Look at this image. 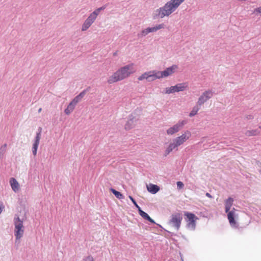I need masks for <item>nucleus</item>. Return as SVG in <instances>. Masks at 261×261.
Masks as SVG:
<instances>
[{
  "instance_id": "obj_24",
  "label": "nucleus",
  "mask_w": 261,
  "mask_h": 261,
  "mask_svg": "<svg viewBox=\"0 0 261 261\" xmlns=\"http://www.w3.org/2000/svg\"><path fill=\"white\" fill-rule=\"evenodd\" d=\"M260 132L258 129L247 130L245 135L248 137L255 136L260 134Z\"/></svg>"
},
{
  "instance_id": "obj_1",
  "label": "nucleus",
  "mask_w": 261,
  "mask_h": 261,
  "mask_svg": "<svg viewBox=\"0 0 261 261\" xmlns=\"http://www.w3.org/2000/svg\"><path fill=\"white\" fill-rule=\"evenodd\" d=\"M233 198L229 197L225 201V212L227 214V218L231 227L233 228H239V223L236 221L238 215L236 213V209L233 208L231 211L230 208L233 204Z\"/></svg>"
},
{
  "instance_id": "obj_25",
  "label": "nucleus",
  "mask_w": 261,
  "mask_h": 261,
  "mask_svg": "<svg viewBox=\"0 0 261 261\" xmlns=\"http://www.w3.org/2000/svg\"><path fill=\"white\" fill-rule=\"evenodd\" d=\"M110 191L118 199H122L124 198L123 195L119 191H117L116 190L113 188H111Z\"/></svg>"
},
{
  "instance_id": "obj_26",
  "label": "nucleus",
  "mask_w": 261,
  "mask_h": 261,
  "mask_svg": "<svg viewBox=\"0 0 261 261\" xmlns=\"http://www.w3.org/2000/svg\"><path fill=\"white\" fill-rule=\"evenodd\" d=\"M176 148V146L173 144V143H171L168 145V147L165 151L164 156H167L173 149Z\"/></svg>"
},
{
  "instance_id": "obj_37",
  "label": "nucleus",
  "mask_w": 261,
  "mask_h": 261,
  "mask_svg": "<svg viewBox=\"0 0 261 261\" xmlns=\"http://www.w3.org/2000/svg\"><path fill=\"white\" fill-rule=\"evenodd\" d=\"M4 208V206H3L2 202H0V214L2 213Z\"/></svg>"
},
{
  "instance_id": "obj_42",
  "label": "nucleus",
  "mask_w": 261,
  "mask_h": 261,
  "mask_svg": "<svg viewBox=\"0 0 261 261\" xmlns=\"http://www.w3.org/2000/svg\"><path fill=\"white\" fill-rule=\"evenodd\" d=\"M259 128H261V126H259Z\"/></svg>"
},
{
  "instance_id": "obj_11",
  "label": "nucleus",
  "mask_w": 261,
  "mask_h": 261,
  "mask_svg": "<svg viewBox=\"0 0 261 261\" xmlns=\"http://www.w3.org/2000/svg\"><path fill=\"white\" fill-rule=\"evenodd\" d=\"M186 86L185 83L177 84L175 86H171L166 88L165 93L171 94L175 92L183 91L186 89Z\"/></svg>"
},
{
  "instance_id": "obj_36",
  "label": "nucleus",
  "mask_w": 261,
  "mask_h": 261,
  "mask_svg": "<svg viewBox=\"0 0 261 261\" xmlns=\"http://www.w3.org/2000/svg\"><path fill=\"white\" fill-rule=\"evenodd\" d=\"M254 13H258L261 15V7H259L254 10Z\"/></svg>"
},
{
  "instance_id": "obj_9",
  "label": "nucleus",
  "mask_w": 261,
  "mask_h": 261,
  "mask_svg": "<svg viewBox=\"0 0 261 261\" xmlns=\"http://www.w3.org/2000/svg\"><path fill=\"white\" fill-rule=\"evenodd\" d=\"M187 123L186 120L179 121L176 124L170 127L167 130V134L169 135H172L176 133H177L183 127V126Z\"/></svg>"
},
{
  "instance_id": "obj_38",
  "label": "nucleus",
  "mask_w": 261,
  "mask_h": 261,
  "mask_svg": "<svg viewBox=\"0 0 261 261\" xmlns=\"http://www.w3.org/2000/svg\"><path fill=\"white\" fill-rule=\"evenodd\" d=\"M246 118L249 120H251L253 119V116L252 115H248L246 116Z\"/></svg>"
},
{
  "instance_id": "obj_22",
  "label": "nucleus",
  "mask_w": 261,
  "mask_h": 261,
  "mask_svg": "<svg viewBox=\"0 0 261 261\" xmlns=\"http://www.w3.org/2000/svg\"><path fill=\"white\" fill-rule=\"evenodd\" d=\"M90 87H89L86 89H84L81 92L77 95H76L73 99L75 100L77 102L82 100V99L85 95L86 93L89 91Z\"/></svg>"
},
{
  "instance_id": "obj_35",
  "label": "nucleus",
  "mask_w": 261,
  "mask_h": 261,
  "mask_svg": "<svg viewBox=\"0 0 261 261\" xmlns=\"http://www.w3.org/2000/svg\"><path fill=\"white\" fill-rule=\"evenodd\" d=\"M83 261H94V259L91 255H88L83 258Z\"/></svg>"
},
{
  "instance_id": "obj_21",
  "label": "nucleus",
  "mask_w": 261,
  "mask_h": 261,
  "mask_svg": "<svg viewBox=\"0 0 261 261\" xmlns=\"http://www.w3.org/2000/svg\"><path fill=\"white\" fill-rule=\"evenodd\" d=\"M151 71V78L153 80V81L156 80L160 79L161 78H163L164 76L162 73V71H156L155 70Z\"/></svg>"
},
{
  "instance_id": "obj_7",
  "label": "nucleus",
  "mask_w": 261,
  "mask_h": 261,
  "mask_svg": "<svg viewBox=\"0 0 261 261\" xmlns=\"http://www.w3.org/2000/svg\"><path fill=\"white\" fill-rule=\"evenodd\" d=\"M214 93V92L212 90L205 91L198 98L197 104L201 107V105L213 96Z\"/></svg>"
},
{
  "instance_id": "obj_29",
  "label": "nucleus",
  "mask_w": 261,
  "mask_h": 261,
  "mask_svg": "<svg viewBox=\"0 0 261 261\" xmlns=\"http://www.w3.org/2000/svg\"><path fill=\"white\" fill-rule=\"evenodd\" d=\"M7 147V144H4L0 147V158H2L5 153Z\"/></svg>"
},
{
  "instance_id": "obj_18",
  "label": "nucleus",
  "mask_w": 261,
  "mask_h": 261,
  "mask_svg": "<svg viewBox=\"0 0 261 261\" xmlns=\"http://www.w3.org/2000/svg\"><path fill=\"white\" fill-rule=\"evenodd\" d=\"M160 187L156 185L149 184L148 186H147V191L152 194H155L158 193L160 191Z\"/></svg>"
},
{
  "instance_id": "obj_40",
  "label": "nucleus",
  "mask_w": 261,
  "mask_h": 261,
  "mask_svg": "<svg viewBox=\"0 0 261 261\" xmlns=\"http://www.w3.org/2000/svg\"><path fill=\"white\" fill-rule=\"evenodd\" d=\"M166 230L168 233H169L171 234V236H174V233H173V232H170V231H168V230Z\"/></svg>"
},
{
  "instance_id": "obj_4",
  "label": "nucleus",
  "mask_w": 261,
  "mask_h": 261,
  "mask_svg": "<svg viewBox=\"0 0 261 261\" xmlns=\"http://www.w3.org/2000/svg\"><path fill=\"white\" fill-rule=\"evenodd\" d=\"M182 220V215L181 213H174L171 215L168 224L177 231L180 229Z\"/></svg>"
},
{
  "instance_id": "obj_23",
  "label": "nucleus",
  "mask_w": 261,
  "mask_h": 261,
  "mask_svg": "<svg viewBox=\"0 0 261 261\" xmlns=\"http://www.w3.org/2000/svg\"><path fill=\"white\" fill-rule=\"evenodd\" d=\"M24 229L23 228H19L14 229V235L16 240H19L23 234Z\"/></svg>"
},
{
  "instance_id": "obj_14",
  "label": "nucleus",
  "mask_w": 261,
  "mask_h": 261,
  "mask_svg": "<svg viewBox=\"0 0 261 261\" xmlns=\"http://www.w3.org/2000/svg\"><path fill=\"white\" fill-rule=\"evenodd\" d=\"M177 68L178 66L177 65H173L170 67L166 68L164 70L162 71L164 77H166L174 73L175 70Z\"/></svg>"
},
{
  "instance_id": "obj_27",
  "label": "nucleus",
  "mask_w": 261,
  "mask_h": 261,
  "mask_svg": "<svg viewBox=\"0 0 261 261\" xmlns=\"http://www.w3.org/2000/svg\"><path fill=\"white\" fill-rule=\"evenodd\" d=\"M200 106L196 104L193 108L191 111L190 112L189 116L191 117L194 116L196 115L198 111L200 110Z\"/></svg>"
},
{
  "instance_id": "obj_41",
  "label": "nucleus",
  "mask_w": 261,
  "mask_h": 261,
  "mask_svg": "<svg viewBox=\"0 0 261 261\" xmlns=\"http://www.w3.org/2000/svg\"><path fill=\"white\" fill-rule=\"evenodd\" d=\"M41 111V108H40L38 110V112H40Z\"/></svg>"
},
{
  "instance_id": "obj_30",
  "label": "nucleus",
  "mask_w": 261,
  "mask_h": 261,
  "mask_svg": "<svg viewBox=\"0 0 261 261\" xmlns=\"http://www.w3.org/2000/svg\"><path fill=\"white\" fill-rule=\"evenodd\" d=\"M128 198L129 199L132 201V203H133L134 205L137 208V210H139V208H141L139 205L138 204L137 201L131 195L128 196Z\"/></svg>"
},
{
  "instance_id": "obj_15",
  "label": "nucleus",
  "mask_w": 261,
  "mask_h": 261,
  "mask_svg": "<svg viewBox=\"0 0 261 261\" xmlns=\"http://www.w3.org/2000/svg\"><path fill=\"white\" fill-rule=\"evenodd\" d=\"M139 214L145 220H147L151 224H156L155 221L149 216V215L143 211L141 208H139L138 210Z\"/></svg>"
},
{
  "instance_id": "obj_6",
  "label": "nucleus",
  "mask_w": 261,
  "mask_h": 261,
  "mask_svg": "<svg viewBox=\"0 0 261 261\" xmlns=\"http://www.w3.org/2000/svg\"><path fill=\"white\" fill-rule=\"evenodd\" d=\"M191 136V133L190 131L187 130L181 136L176 137L173 140V144L177 147L180 145L182 144L187 140H188Z\"/></svg>"
},
{
  "instance_id": "obj_3",
  "label": "nucleus",
  "mask_w": 261,
  "mask_h": 261,
  "mask_svg": "<svg viewBox=\"0 0 261 261\" xmlns=\"http://www.w3.org/2000/svg\"><path fill=\"white\" fill-rule=\"evenodd\" d=\"M172 12L169 8L166 3L161 7L154 10L152 14L153 20H156L160 18H163L165 16L168 17Z\"/></svg>"
},
{
  "instance_id": "obj_5",
  "label": "nucleus",
  "mask_w": 261,
  "mask_h": 261,
  "mask_svg": "<svg viewBox=\"0 0 261 261\" xmlns=\"http://www.w3.org/2000/svg\"><path fill=\"white\" fill-rule=\"evenodd\" d=\"M185 221L187 222L186 228L192 231L196 229V222L199 218L193 213L185 212Z\"/></svg>"
},
{
  "instance_id": "obj_12",
  "label": "nucleus",
  "mask_w": 261,
  "mask_h": 261,
  "mask_svg": "<svg viewBox=\"0 0 261 261\" xmlns=\"http://www.w3.org/2000/svg\"><path fill=\"white\" fill-rule=\"evenodd\" d=\"M93 14L91 13L88 18L85 20L82 26V31H85L92 25L96 19Z\"/></svg>"
},
{
  "instance_id": "obj_13",
  "label": "nucleus",
  "mask_w": 261,
  "mask_h": 261,
  "mask_svg": "<svg viewBox=\"0 0 261 261\" xmlns=\"http://www.w3.org/2000/svg\"><path fill=\"white\" fill-rule=\"evenodd\" d=\"M185 0H170L166 3L170 10L173 13Z\"/></svg>"
},
{
  "instance_id": "obj_8",
  "label": "nucleus",
  "mask_w": 261,
  "mask_h": 261,
  "mask_svg": "<svg viewBox=\"0 0 261 261\" xmlns=\"http://www.w3.org/2000/svg\"><path fill=\"white\" fill-rule=\"evenodd\" d=\"M139 117L136 113H132L129 116L128 120L125 124L124 128L126 130H129L133 128L139 120Z\"/></svg>"
},
{
  "instance_id": "obj_16",
  "label": "nucleus",
  "mask_w": 261,
  "mask_h": 261,
  "mask_svg": "<svg viewBox=\"0 0 261 261\" xmlns=\"http://www.w3.org/2000/svg\"><path fill=\"white\" fill-rule=\"evenodd\" d=\"M155 32H156V31L155 30V26L153 27H148L144 30H142L140 33H138V37L139 38L144 37L150 33Z\"/></svg>"
},
{
  "instance_id": "obj_19",
  "label": "nucleus",
  "mask_w": 261,
  "mask_h": 261,
  "mask_svg": "<svg viewBox=\"0 0 261 261\" xmlns=\"http://www.w3.org/2000/svg\"><path fill=\"white\" fill-rule=\"evenodd\" d=\"M151 71L145 72L141 75L139 76L138 78L139 81H142L146 79L148 82H152L153 80L151 78Z\"/></svg>"
},
{
  "instance_id": "obj_33",
  "label": "nucleus",
  "mask_w": 261,
  "mask_h": 261,
  "mask_svg": "<svg viewBox=\"0 0 261 261\" xmlns=\"http://www.w3.org/2000/svg\"><path fill=\"white\" fill-rule=\"evenodd\" d=\"M165 27V25L164 23H160L159 24H157L155 26V30L157 31L159 30H160L161 29H164Z\"/></svg>"
},
{
  "instance_id": "obj_34",
  "label": "nucleus",
  "mask_w": 261,
  "mask_h": 261,
  "mask_svg": "<svg viewBox=\"0 0 261 261\" xmlns=\"http://www.w3.org/2000/svg\"><path fill=\"white\" fill-rule=\"evenodd\" d=\"M177 187L178 189H181L184 188V185L182 181H178L176 182Z\"/></svg>"
},
{
  "instance_id": "obj_31",
  "label": "nucleus",
  "mask_w": 261,
  "mask_h": 261,
  "mask_svg": "<svg viewBox=\"0 0 261 261\" xmlns=\"http://www.w3.org/2000/svg\"><path fill=\"white\" fill-rule=\"evenodd\" d=\"M77 103L78 102L75 100L73 99L71 100V101L68 104V106H69V107H70L72 109H73L74 110V109Z\"/></svg>"
},
{
  "instance_id": "obj_39",
  "label": "nucleus",
  "mask_w": 261,
  "mask_h": 261,
  "mask_svg": "<svg viewBox=\"0 0 261 261\" xmlns=\"http://www.w3.org/2000/svg\"><path fill=\"white\" fill-rule=\"evenodd\" d=\"M205 195L208 198H212V196L209 193H206Z\"/></svg>"
},
{
  "instance_id": "obj_32",
  "label": "nucleus",
  "mask_w": 261,
  "mask_h": 261,
  "mask_svg": "<svg viewBox=\"0 0 261 261\" xmlns=\"http://www.w3.org/2000/svg\"><path fill=\"white\" fill-rule=\"evenodd\" d=\"M73 111V109L67 106V108L64 110V112L66 115H69Z\"/></svg>"
},
{
  "instance_id": "obj_17",
  "label": "nucleus",
  "mask_w": 261,
  "mask_h": 261,
  "mask_svg": "<svg viewBox=\"0 0 261 261\" xmlns=\"http://www.w3.org/2000/svg\"><path fill=\"white\" fill-rule=\"evenodd\" d=\"M10 184L12 188V189L14 192H17L19 189V185L17 180L14 178L11 177L10 179Z\"/></svg>"
},
{
  "instance_id": "obj_10",
  "label": "nucleus",
  "mask_w": 261,
  "mask_h": 261,
  "mask_svg": "<svg viewBox=\"0 0 261 261\" xmlns=\"http://www.w3.org/2000/svg\"><path fill=\"white\" fill-rule=\"evenodd\" d=\"M42 133V128L39 127L36 132V136L34 139L32 146V153L34 155L37 154V149L40 142Z\"/></svg>"
},
{
  "instance_id": "obj_28",
  "label": "nucleus",
  "mask_w": 261,
  "mask_h": 261,
  "mask_svg": "<svg viewBox=\"0 0 261 261\" xmlns=\"http://www.w3.org/2000/svg\"><path fill=\"white\" fill-rule=\"evenodd\" d=\"M107 6V5H104L96 9L92 13H91L93 15L97 17V15L101 11L106 9Z\"/></svg>"
},
{
  "instance_id": "obj_2",
  "label": "nucleus",
  "mask_w": 261,
  "mask_h": 261,
  "mask_svg": "<svg viewBox=\"0 0 261 261\" xmlns=\"http://www.w3.org/2000/svg\"><path fill=\"white\" fill-rule=\"evenodd\" d=\"M129 68V65H126L121 67L109 77L108 82L109 84H112L122 80L128 76L132 73V72L130 71Z\"/></svg>"
},
{
  "instance_id": "obj_20",
  "label": "nucleus",
  "mask_w": 261,
  "mask_h": 261,
  "mask_svg": "<svg viewBox=\"0 0 261 261\" xmlns=\"http://www.w3.org/2000/svg\"><path fill=\"white\" fill-rule=\"evenodd\" d=\"M14 224L16 229L23 228V220H21L17 215H15L14 218Z\"/></svg>"
}]
</instances>
